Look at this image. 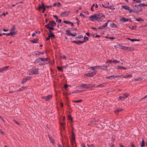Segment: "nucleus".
I'll list each match as a JSON object with an SVG mask.
<instances>
[{
  "instance_id": "nucleus-1",
  "label": "nucleus",
  "mask_w": 147,
  "mask_h": 147,
  "mask_svg": "<svg viewBox=\"0 0 147 147\" xmlns=\"http://www.w3.org/2000/svg\"><path fill=\"white\" fill-rule=\"evenodd\" d=\"M105 18V16L102 13H98L91 16L89 17L90 20L94 21L95 20L98 22H102Z\"/></svg>"
},
{
  "instance_id": "nucleus-2",
  "label": "nucleus",
  "mask_w": 147,
  "mask_h": 147,
  "mask_svg": "<svg viewBox=\"0 0 147 147\" xmlns=\"http://www.w3.org/2000/svg\"><path fill=\"white\" fill-rule=\"evenodd\" d=\"M38 73V68L32 69L29 71V74L30 75L33 74H37Z\"/></svg>"
},
{
  "instance_id": "nucleus-3",
  "label": "nucleus",
  "mask_w": 147,
  "mask_h": 147,
  "mask_svg": "<svg viewBox=\"0 0 147 147\" xmlns=\"http://www.w3.org/2000/svg\"><path fill=\"white\" fill-rule=\"evenodd\" d=\"M122 49L124 50H127L129 51H131L133 50V48L132 47H128L124 46H122Z\"/></svg>"
},
{
  "instance_id": "nucleus-4",
  "label": "nucleus",
  "mask_w": 147,
  "mask_h": 147,
  "mask_svg": "<svg viewBox=\"0 0 147 147\" xmlns=\"http://www.w3.org/2000/svg\"><path fill=\"white\" fill-rule=\"evenodd\" d=\"M96 73L95 72H92L90 73H87L85 74V75L89 77H92L95 75Z\"/></svg>"
},
{
  "instance_id": "nucleus-5",
  "label": "nucleus",
  "mask_w": 147,
  "mask_h": 147,
  "mask_svg": "<svg viewBox=\"0 0 147 147\" xmlns=\"http://www.w3.org/2000/svg\"><path fill=\"white\" fill-rule=\"evenodd\" d=\"M69 11H64L61 13L60 15L62 17H67L68 16Z\"/></svg>"
},
{
  "instance_id": "nucleus-6",
  "label": "nucleus",
  "mask_w": 147,
  "mask_h": 147,
  "mask_svg": "<svg viewBox=\"0 0 147 147\" xmlns=\"http://www.w3.org/2000/svg\"><path fill=\"white\" fill-rule=\"evenodd\" d=\"M52 97V95H49L47 96H43L42 97V98L43 99H45V100L47 101L51 98Z\"/></svg>"
},
{
  "instance_id": "nucleus-7",
  "label": "nucleus",
  "mask_w": 147,
  "mask_h": 147,
  "mask_svg": "<svg viewBox=\"0 0 147 147\" xmlns=\"http://www.w3.org/2000/svg\"><path fill=\"white\" fill-rule=\"evenodd\" d=\"M42 5H39V6L38 9L40 10L41 9H43V10L42 11V12L43 13H44V12H45V6H44V3H42Z\"/></svg>"
},
{
  "instance_id": "nucleus-8",
  "label": "nucleus",
  "mask_w": 147,
  "mask_h": 147,
  "mask_svg": "<svg viewBox=\"0 0 147 147\" xmlns=\"http://www.w3.org/2000/svg\"><path fill=\"white\" fill-rule=\"evenodd\" d=\"M49 24L52 27H54L56 26V24L54 21H52L50 22Z\"/></svg>"
},
{
  "instance_id": "nucleus-9",
  "label": "nucleus",
  "mask_w": 147,
  "mask_h": 147,
  "mask_svg": "<svg viewBox=\"0 0 147 147\" xmlns=\"http://www.w3.org/2000/svg\"><path fill=\"white\" fill-rule=\"evenodd\" d=\"M9 67L8 66H7L0 68V72L5 71Z\"/></svg>"
},
{
  "instance_id": "nucleus-10",
  "label": "nucleus",
  "mask_w": 147,
  "mask_h": 147,
  "mask_svg": "<svg viewBox=\"0 0 147 147\" xmlns=\"http://www.w3.org/2000/svg\"><path fill=\"white\" fill-rule=\"evenodd\" d=\"M100 68L99 66H96L93 67H90L89 69H91L92 70H94L96 69H98Z\"/></svg>"
},
{
  "instance_id": "nucleus-11",
  "label": "nucleus",
  "mask_w": 147,
  "mask_h": 147,
  "mask_svg": "<svg viewBox=\"0 0 147 147\" xmlns=\"http://www.w3.org/2000/svg\"><path fill=\"white\" fill-rule=\"evenodd\" d=\"M120 20L123 22H126L129 20V19L124 18H122L120 19Z\"/></svg>"
},
{
  "instance_id": "nucleus-12",
  "label": "nucleus",
  "mask_w": 147,
  "mask_h": 147,
  "mask_svg": "<svg viewBox=\"0 0 147 147\" xmlns=\"http://www.w3.org/2000/svg\"><path fill=\"white\" fill-rule=\"evenodd\" d=\"M71 138V143L73 146H74V145H75V137L74 136H73Z\"/></svg>"
},
{
  "instance_id": "nucleus-13",
  "label": "nucleus",
  "mask_w": 147,
  "mask_h": 147,
  "mask_svg": "<svg viewBox=\"0 0 147 147\" xmlns=\"http://www.w3.org/2000/svg\"><path fill=\"white\" fill-rule=\"evenodd\" d=\"M115 69H127L125 67L123 66H118L117 68H115Z\"/></svg>"
},
{
  "instance_id": "nucleus-14",
  "label": "nucleus",
  "mask_w": 147,
  "mask_h": 147,
  "mask_svg": "<svg viewBox=\"0 0 147 147\" xmlns=\"http://www.w3.org/2000/svg\"><path fill=\"white\" fill-rule=\"evenodd\" d=\"M49 36V37H51L55 36V35L53 34L52 32L50 30H49V32L48 33Z\"/></svg>"
},
{
  "instance_id": "nucleus-15",
  "label": "nucleus",
  "mask_w": 147,
  "mask_h": 147,
  "mask_svg": "<svg viewBox=\"0 0 147 147\" xmlns=\"http://www.w3.org/2000/svg\"><path fill=\"white\" fill-rule=\"evenodd\" d=\"M81 86L83 88L88 89V84H82Z\"/></svg>"
},
{
  "instance_id": "nucleus-16",
  "label": "nucleus",
  "mask_w": 147,
  "mask_h": 147,
  "mask_svg": "<svg viewBox=\"0 0 147 147\" xmlns=\"http://www.w3.org/2000/svg\"><path fill=\"white\" fill-rule=\"evenodd\" d=\"M73 42L78 44H81L82 43H83L84 42H85V41H81L80 40H79L78 41H73Z\"/></svg>"
},
{
  "instance_id": "nucleus-17",
  "label": "nucleus",
  "mask_w": 147,
  "mask_h": 147,
  "mask_svg": "<svg viewBox=\"0 0 147 147\" xmlns=\"http://www.w3.org/2000/svg\"><path fill=\"white\" fill-rule=\"evenodd\" d=\"M48 137L51 142L53 144H54L55 143V142L53 141V139H52V138L51 137V136L50 135H48Z\"/></svg>"
},
{
  "instance_id": "nucleus-18",
  "label": "nucleus",
  "mask_w": 147,
  "mask_h": 147,
  "mask_svg": "<svg viewBox=\"0 0 147 147\" xmlns=\"http://www.w3.org/2000/svg\"><path fill=\"white\" fill-rule=\"evenodd\" d=\"M64 22L66 24H70L72 26H74V24L73 23L70 21L65 20L64 21Z\"/></svg>"
},
{
  "instance_id": "nucleus-19",
  "label": "nucleus",
  "mask_w": 147,
  "mask_h": 147,
  "mask_svg": "<svg viewBox=\"0 0 147 147\" xmlns=\"http://www.w3.org/2000/svg\"><path fill=\"white\" fill-rule=\"evenodd\" d=\"M11 36H13L17 34V32L16 31H10Z\"/></svg>"
},
{
  "instance_id": "nucleus-20",
  "label": "nucleus",
  "mask_w": 147,
  "mask_h": 147,
  "mask_svg": "<svg viewBox=\"0 0 147 147\" xmlns=\"http://www.w3.org/2000/svg\"><path fill=\"white\" fill-rule=\"evenodd\" d=\"M95 7V8H97L98 7V6L97 4H93L91 7V10L92 11H94V7Z\"/></svg>"
},
{
  "instance_id": "nucleus-21",
  "label": "nucleus",
  "mask_w": 147,
  "mask_h": 147,
  "mask_svg": "<svg viewBox=\"0 0 147 147\" xmlns=\"http://www.w3.org/2000/svg\"><path fill=\"white\" fill-rule=\"evenodd\" d=\"M45 27L48 29H49L50 30H54V28L52 27H51L49 26V24H47L45 25Z\"/></svg>"
},
{
  "instance_id": "nucleus-22",
  "label": "nucleus",
  "mask_w": 147,
  "mask_h": 147,
  "mask_svg": "<svg viewBox=\"0 0 147 147\" xmlns=\"http://www.w3.org/2000/svg\"><path fill=\"white\" fill-rule=\"evenodd\" d=\"M41 61V58H40L36 59L34 61V63L36 64L38 63H40Z\"/></svg>"
},
{
  "instance_id": "nucleus-23",
  "label": "nucleus",
  "mask_w": 147,
  "mask_h": 147,
  "mask_svg": "<svg viewBox=\"0 0 147 147\" xmlns=\"http://www.w3.org/2000/svg\"><path fill=\"white\" fill-rule=\"evenodd\" d=\"M105 8H108V9H110L111 10H114L115 9V8L113 6H106Z\"/></svg>"
},
{
  "instance_id": "nucleus-24",
  "label": "nucleus",
  "mask_w": 147,
  "mask_h": 147,
  "mask_svg": "<svg viewBox=\"0 0 147 147\" xmlns=\"http://www.w3.org/2000/svg\"><path fill=\"white\" fill-rule=\"evenodd\" d=\"M100 68L104 70H107V67L105 66V65H103L102 66H99Z\"/></svg>"
},
{
  "instance_id": "nucleus-25",
  "label": "nucleus",
  "mask_w": 147,
  "mask_h": 147,
  "mask_svg": "<svg viewBox=\"0 0 147 147\" xmlns=\"http://www.w3.org/2000/svg\"><path fill=\"white\" fill-rule=\"evenodd\" d=\"M123 110L122 109H117L115 110V112L116 114H117L118 113L119 111H121Z\"/></svg>"
},
{
  "instance_id": "nucleus-26",
  "label": "nucleus",
  "mask_w": 147,
  "mask_h": 147,
  "mask_svg": "<svg viewBox=\"0 0 147 147\" xmlns=\"http://www.w3.org/2000/svg\"><path fill=\"white\" fill-rule=\"evenodd\" d=\"M123 110L122 109H117L115 110V112L116 114H117L118 113L119 111H121Z\"/></svg>"
},
{
  "instance_id": "nucleus-27",
  "label": "nucleus",
  "mask_w": 147,
  "mask_h": 147,
  "mask_svg": "<svg viewBox=\"0 0 147 147\" xmlns=\"http://www.w3.org/2000/svg\"><path fill=\"white\" fill-rule=\"evenodd\" d=\"M122 7L126 10H128L129 9V6L127 5H122L121 6Z\"/></svg>"
},
{
  "instance_id": "nucleus-28",
  "label": "nucleus",
  "mask_w": 147,
  "mask_h": 147,
  "mask_svg": "<svg viewBox=\"0 0 147 147\" xmlns=\"http://www.w3.org/2000/svg\"><path fill=\"white\" fill-rule=\"evenodd\" d=\"M110 26L113 28H116L117 27V26L113 23L111 24H110Z\"/></svg>"
},
{
  "instance_id": "nucleus-29",
  "label": "nucleus",
  "mask_w": 147,
  "mask_h": 147,
  "mask_svg": "<svg viewBox=\"0 0 147 147\" xmlns=\"http://www.w3.org/2000/svg\"><path fill=\"white\" fill-rule=\"evenodd\" d=\"M106 85V84L105 83H103L102 84H99V85L97 86L96 87H105Z\"/></svg>"
},
{
  "instance_id": "nucleus-30",
  "label": "nucleus",
  "mask_w": 147,
  "mask_h": 147,
  "mask_svg": "<svg viewBox=\"0 0 147 147\" xmlns=\"http://www.w3.org/2000/svg\"><path fill=\"white\" fill-rule=\"evenodd\" d=\"M129 94L127 93L124 94L123 95V99H125L127 98L129 96Z\"/></svg>"
},
{
  "instance_id": "nucleus-31",
  "label": "nucleus",
  "mask_w": 147,
  "mask_h": 147,
  "mask_svg": "<svg viewBox=\"0 0 147 147\" xmlns=\"http://www.w3.org/2000/svg\"><path fill=\"white\" fill-rule=\"evenodd\" d=\"M64 125H65V123H61L60 124V125H61V128L62 129H63V130L64 129H65V128L64 127Z\"/></svg>"
},
{
  "instance_id": "nucleus-32",
  "label": "nucleus",
  "mask_w": 147,
  "mask_h": 147,
  "mask_svg": "<svg viewBox=\"0 0 147 147\" xmlns=\"http://www.w3.org/2000/svg\"><path fill=\"white\" fill-rule=\"evenodd\" d=\"M89 88H92L95 86L94 84H88Z\"/></svg>"
},
{
  "instance_id": "nucleus-33",
  "label": "nucleus",
  "mask_w": 147,
  "mask_h": 147,
  "mask_svg": "<svg viewBox=\"0 0 147 147\" xmlns=\"http://www.w3.org/2000/svg\"><path fill=\"white\" fill-rule=\"evenodd\" d=\"M136 20L138 22L143 21H144V20L141 18H139L138 19L136 18Z\"/></svg>"
},
{
  "instance_id": "nucleus-34",
  "label": "nucleus",
  "mask_w": 147,
  "mask_h": 147,
  "mask_svg": "<svg viewBox=\"0 0 147 147\" xmlns=\"http://www.w3.org/2000/svg\"><path fill=\"white\" fill-rule=\"evenodd\" d=\"M122 47V46L120 44L117 45L115 46V47L118 48H119L121 49Z\"/></svg>"
},
{
  "instance_id": "nucleus-35",
  "label": "nucleus",
  "mask_w": 147,
  "mask_h": 147,
  "mask_svg": "<svg viewBox=\"0 0 147 147\" xmlns=\"http://www.w3.org/2000/svg\"><path fill=\"white\" fill-rule=\"evenodd\" d=\"M81 92V91H80V90H74L72 92V93H79Z\"/></svg>"
},
{
  "instance_id": "nucleus-36",
  "label": "nucleus",
  "mask_w": 147,
  "mask_h": 147,
  "mask_svg": "<svg viewBox=\"0 0 147 147\" xmlns=\"http://www.w3.org/2000/svg\"><path fill=\"white\" fill-rule=\"evenodd\" d=\"M41 61H46L48 60V59L47 58H41Z\"/></svg>"
},
{
  "instance_id": "nucleus-37",
  "label": "nucleus",
  "mask_w": 147,
  "mask_h": 147,
  "mask_svg": "<svg viewBox=\"0 0 147 147\" xmlns=\"http://www.w3.org/2000/svg\"><path fill=\"white\" fill-rule=\"evenodd\" d=\"M27 80L26 78H24V79L22 81V84H24L27 81Z\"/></svg>"
},
{
  "instance_id": "nucleus-38",
  "label": "nucleus",
  "mask_w": 147,
  "mask_h": 147,
  "mask_svg": "<svg viewBox=\"0 0 147 147\" xmlns=\"http://www.w3.org/2000/svg\"><path fill=\"white\" fill-rule=\"evenodd\" d=\"M108 25V23H106L104 24L102 26L103 28H104L105 27H106Z\"/></svg>"
},
{
  "instance_id": "nucleus-39",
  "label": "nucleus",
  "mask_w": 147,
  "mask_h": 147,
  "mask_svg": "<svg viewBox=\"0 0 147 147\" xmlns=\"http://www.w3.org/2000/svg\"><path fill=\"white\" fill-rule=\"evenodd\" d=\"M44 53L43 52H37V53H36V55H43V54H44Z\"/></svg>"
},
{
  "instance_id": "nucleus-40",
  "label": "nucleus",
  "mask_w": 147,
  "mask_h": 147,
  "mask_svg": "<svg viewBox=\"0 0 147 147\" xmlns=\"http://www.w3.org/2000/svg\"><path fill=\"white\" fill-rule=\"evenodd\" d=\"M142 80V79L141 78H138L135 79L134 80V81L135 82L139 81L141 80Z\"/></svg>"
},
{
  "instance_id": "nucleus-41",
  "label": "nucleus",
  "mask_w": 147,
  "mask_h": 147,
  "mask_svg": "<svg viewBox=\"0 0 147 147\" xmlns=\"http://www.w3.org/2000/svg\"><path fill=\"white\" fill-rule=\"evenodd\" d=\"M38 40L37 38L34 39L32 41V42L33 43H35L36 42V41Z\"/></svg>"
},
{
  "instance_id": "nucleus-42",
  "label": "nucleus",
  "mask_w": 147,
  "mask_h": 147,
  "mask_svg": "<svg viewBox=\"0 0 147 147\" xmlns=\"http://www.w3.org/2000/svg\"><path fill=\"white\" fill-rule=\"evenodd\" d=\"M66 32H67V33H66L67 34V35H70V36L71 35V33L69 31L67 30L66 31Z\"/></svg>"
},
{
  "instance_id": "nucleus-43",
  "label": "nucleus",
  "mask_w": 147,
  "mask_h": 147,
  "mask_svg": "<svg viewBox=\"0 0 147 147\" xmlns=\"http://www.w3.org/2000/svg\"><path fill=\"white\" fill-rule=\"evenodd\" d=\"M15 28L14 26H13L12 27L11 29L10 30V31H15Z\"/></svg>"
},
{
  "instance_id": "nucleus-44",
  "label": "nucleus",
  "mask_w": 147,
  "mask_h": 147,
  "mask_svg": "<svg viewBox=\"0 0 147 147\" xmlns=\"http://www.w3.org/2000/svg\"><path fill=\"white\" fill-rule=\"evenodd\" d=\"M84 40L83 41H85V42L86 41L88 40V38L87 37L85 36L84 37Z\"/></svg>"
},
{
  "instance_id": "nucleus-45",
  "label": "nucleus",
  "mask_w": 147,
  "mask_h": 147,
  "mask_svg": "<svg viewBox=\"0 0 147 147\" xmlns=\"http://www.w3.org/2000/svg\"><path fill=\"white\" fill-rule=\"evenodd\" d=\"M113 62L115 63H118L119 62V61H118L117 60H114L113 61Z\"/></svg>"
},
{
  "instance_id": "nucleus-46",
  "label": "nucleus",
  "mask_w": 147,
  "mask_h": 147,
  "mask_svg": "<svg viewBox=\"0 0 147 147\" xmlns=\"http://www.w3.org/2000/svg\"><path fill=\"white\" fill-rule=\"evenodd\" d=\"M113 76H114V75L107 77H106V78L110 79L112 78H113Z\"/></svg>"
},
{
  "instance_id": "nucleus-47",
  "label": "nucleus",
  "mask_w": 147,
  "mask_h": 147,
  "mask_svg": "<svg viewBox=\"0 0 147 147\" xmlns=\"http://www.w3.org/2000/svg\"><path fill=\"white\" fill-rule=\"evenodd\" d=\"M126 76L127 78H131L132 77V74H128V75H127Z\"/></svg>"
},
{
  "instance_id": "nucleus-48",
  "label": "nucleus",
  "mask_w": 147,
  "mask_h": 147,
  "mask_svg": "<svg viewBox=\"0 0 147 147\" xmlns=\"http://www.w3.org/2000/svg\"><path fill=\"white\" fill-rule=\"evenodd\" d=\"M82 101V100H77L73 101V102H81Z\"/></svg>"
},
{
  "instance_id": "nucleus-49",
  "label": "nucleus",
  "mask_w": 147,
  "mask_h": 147,
  "mask_svg": "<svg viewBox=\"0 0 147 147\" xmlns=\"http://www.w3.org/2000/svg\"><path fill=\"white\" fill-rule=\"evenodd\" d=\"M0 133L4 135L5 134V133L2 131V130L0 129Z\"/></svg>"
},
{
  "instance_id": "nucleus-50",
  "label": "nucleus",
  "mask_w": 147,
  "mask_h": 147,
  "mask_svg": "<svg viewBox=\"0 0 147 147\" xmlns=\"http://www.w3.org/2000/svg\"><path fill=\"white\" fill-rule=\"evenodd\" d=\"M69 86H70L67 84H66L64 86V88L65 89H66L67 87Z\"/></svg>"
},
{
  "instance_id": "nucleus-51",
  "label": "nucleus",
  "mask_w": 147,
  "mask_h": 147,
  "mask_svg": "<svg viewBox=\"0 0 147 147\" xmlns=\"http://www.w3.org/2000/svg\"><path fill=\"white\" fill-rule=\"evenodd\" d=\"M134 1H136V2L138 3H140L141 2V0H133Z\"/></svg>"
},
{
  "instance_id": "nucleus-52",
  "label": "nucleus",
  "mask_w": 147,
  "mask_h": 147,
  "mask_svg": "<svg viewBox=\"0 0 147 147\" xmlns=\"http://www.w3.org/2000/svg\"><path fill=\"white\" fill-rule=\"evenodd\" d=\"M32 78V77L31 76L30 77H27L26 78V79L27 80H30Z\"/></svg>"
},
{
  "instance_id": "nucleus-53",
  "label": "nucleus",
  "mask_w": 147,
  "mask_h": 147,
  "mask_svg": "<svg viewBox=\"0 0 147 147\" xmlns=\"http://www.w3.org/2000/svg\"><path fill=\"white\" fill-rule=\"evenodd\" d=\"M57 69L58 70L60 71H61L62 70V67H57Z\"/></svg>"
},
{
  "instance_id": "nucleus-54",
  "label": "nucleus",
  "mask_w": 147,
  "mask_h": 147,
  "mask_svg": "<svg viewBox=\"0 0 147 147\" xmlns=\"http://www.w3.org/2000/svg\"><path fill=\"white\" fill-rule=\"evenodd\" d=\"M112 62H113V61L112 60H109L108 61H107L106 62V63H111Z\"/></svg>"
},
{
  "instance_id": "nucleus-55",
  "label": "nucleus",
  "mask_w": 147,
  "mask_h": 147,
  "mask_svg": "<svg viewBox=\"0 0 147 147\" xmlns=\"http://www.w3.org/2000/svg\"><path fill=\"white\" fill-rule=\"evenodd\" d=\"M83 37V36L82 35H81L78 36V38H82Z\"/></svg>"
},
{
  "instance_id": "nucleus-56",
  "label": "nucleus",
  "mask_w": 147,
  "mask_h": 147,
  "mask_svg": "<svg viewBox=\"0 0 147 147\" xmlns=\"http://www.w3.org/2000/svg\"><path fill=\"white\" fill-rule=\"evenodd\" d=\"M123 96H121L119 97V100H121L122 99H123Z\"/></svg>"
},
{
  "instance_id": "nucleus-57",
  "label": "nucleus",
  "mask_w": 147,
  "mask_h": 147,
  "mask_svg": "<svg viewBox=\"0 0 147 147\" xmlns=\"http://www.w3.org/2000/svg\"><path fill=\"white\" fill-rule=\"evenodd\" d=\"M68 118L70 120H72V118L70 115H68Z\"/></svg>"
},
{
  "instance_id": "nucleus-58",
  "label": "nucleus",
  "mask_w": 147,
  "mask_h": 147,
  "mask_svg": "<svg viewBox=\"0 0 147 147\" xmlns=\"http://www.w3.org/2000/svg\"><path fill=\"white\" fill-rule=\"evenodd\" d=\"M58 146V147H64L63 146L61 145L60 144H58L57 145Z\"/></svg>"
},
{
  "instance_id": "nucleus-59",
  "label": "nucleus",
  "mask_w": 147,
  "mask_h": 147,
  "mask_svg": "<svg viewBox=\"0 0 147 147\" xmlns=\"http://www.w3.org/2000/svg\"><path fill=\"white\" fill-rule=\"evenodd\" d=\"M141 8H140V9H139V10L137 9V10H136L135 9V11L137 12H139L140 11H141Z\"/></svg>"
},
{
  "instance_id": "nucleus-60",
  "label": "nucleus",
  "mask_w": 147,
  "mask_h": 147,
  "mask_svg": "<svg viewBox=\"0 0 147 147\" xmlns=\"http://www.w3.org/2000/svg\"><path fill=\"white\" fill-rule=\"evenodd\" d=\"M145 146V143H142L141 144V147H143Z\"/></svg>"
},
{
  "instance_id": "nucleus-61",
  "label": "nucleus",
  "mask_w": 147,
  "mask_h": 147,
  "mask_svg": "<svg viewBox=\"0 0 147 147\" xmlns=\"http://www.w3.org/2000/svg\"><path fill=\"white\" fill-rule=\"evenodd\" d=\"M14 122L16 124H17L18 125H20V123H18V122L16 121V120H14Z\"/></svg>"
},
{
  "instance_id": "nucleus-62",
  "label": "nucleus",
  "mask_w": 147,
  "mask_h": 147,
  "mask_svg": "<svg viewBox=\"0 0 147 147\" xmlns=\"http://www.w3.org/2000/svg\"><path fill=\"white\" fill-rule=\"evenodd\" d=\"M21 88H22V89H23V90H24L26 89L27 88V87H22Z\"/></svg>"
},
{
  "instance_id": "nucleus-63",
  "label": "nucleus",
  "mask_w": 147,
  "mask_h": 147,
  "mask_svg": "<svg viewBox=\"0 0 147 147\" xmlns=\"http://www.w3.org/2000/svg\"><path fill=\"white\" fill-rule=\"evenodd\" d=\"M77 34L76 33H75V34H71V36H76Z\"/></svg>"
},
{
  "instance_id": "nucleus-64",
  "label": "nucleus",
  "mask_w": 147,
  "mask_h": 147,
  "mask_svg": "<svg viewBox=\"0 0 147 147\" xmlns=\"http://www.w3.org/2000/svg\"><path fill=\"white\" fill-rule=\"evenodd\" d=\"M57 6L59 7H60L61 6V4H60V3L59 2L57 4Z\"/></svg>"
}]
</instances>
